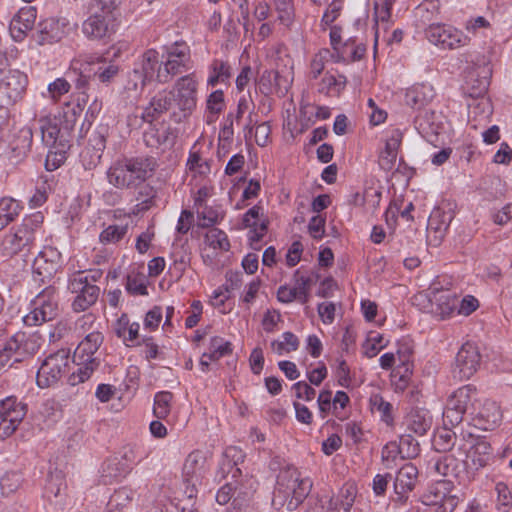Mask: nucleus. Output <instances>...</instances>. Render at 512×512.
<instances>
[{"label": "nucleus", "mask_w": 512, "mask_h": 512, "mask_svg": "<svg viewBox=\"0 0 512 512\" xmlns=\"http://www.w3.org/2000/svg\"><path fill=\"white\" fill-rule=\"evenodd\" d=\"M308 231L314 239H322L325 233V219L320 215L313 216L309 221Z\"/></svg>", "instance_id": "63"}, {"label": "nucleus", "mask_w": 512, "mask_h": 512, "mask_svg": "<svg viewBox=\"0 0 512 512\" xmlns=\"http://www.w3.org/2000/svg\"><path fill=\"white\" fill-rule=\"evenodd\" d=\"M412 374V367L410 366H397L391 374V382L395 387V391H404L410 380Z\"/></svg>", "instance_id": "50"}, {"label": "nucleus", "mask_w": 512, "mask_h": 512, "mask_svg": "<svg viewBox=\"0 0 512 512\" xmlns=\"http://www.w3.org/2000/svg\"><path fill=\"white\" fill-rule=\"evenodd\" d=\"M313 481L303 476L297 468L287 466L277 475L273 491L272 505L275 509L286 507L288 511L296 510L308 497Z\"/></svg>", "instance_id": "1"}, {"label": "nucleus", "mask_w": 512, "mask_h": 512, "mask_svg": "<svg viewBox=\"0 0 512 512\" xmlns=\"http://www.w3.org/2000/svg\"><path fill=\"white\" fill-rule=\"evenodd\" d=\"M476 388L472 385H465L457 389L448 399L447 403L451 407L463 410L464 413L469 410H475L474 401L476 397ZM474 411H472L473 413Z\"/></svg>", "instance_id": "29"}, {"label": "nucleus", "mask_w": 512, "mask_h": 512, "mask_svg": "<svg viewBox=\"0 0 512 512\" xmlns=\"http://www.w3.org/2000/svg\"><path fill=\"white\" fill-rule=\"evenodd\" d=\"M190 62L189 46L175 42L166 48V53L162 57L163 68L156 74V80L162 84L170 82L174 76L189 70Z\"/></svg>", "instance_id": "8"}, {"label": "nucleus", "mask_w": 512, "mask_h": 512, "mask_svg": "<svg viewBox=\"0 0 512 512\" xmlns=\"http://www.w3.org/2000/svg\"><path fill=\"white\" fill-rule=\"evenodd\" d=\"M369 403L372 412L379 413L381 420L387 425H393L394 417L392 414L393 406L391 403L384 400L380 394H373L369 399Z\"/></svg>", "instance_id": "40"}, {"label": "nucleus", "mask_w": 512, "mask_h": 512, "mask_svg": "<svg viewBox=\"0 0 512 512\" xmlns=\"http://www.w3.org/2000/svg\"><path fill=\"white\" fill-rule=\"evenodd\" d=\"M413 353V346L410 339H402L397 344V351L396 356L399 361V364L397 366H410L412 367L411 363V356Z\"/></svg>", "instance_id": "54"}, {"label": "nucleus", "mask_w": 512, "mask_h": 512, "mask_svg": "<svg viewBox=\"0 0 512 512\" xmlns=\"http://www.w3.org/2000/svg\"><path fill=\"white\" fill-rule=\"evenodd\" d=\"M443 298L447 300L443 313L450 314L457 310L458 314L468 316L478 307V300L470 295L464 297L461 301H458L455 295L447 293V295H442L439 298H436V300H441Z\"/></svg>", "instance_id": "28"}, {"label": "nucleus", "mask_w": 512, "mask_h": 512, "mask_svg": "<svg viewBox=\"0 0 512 512\" xmlns=\"http://www.w3.org/2000/svg\"><path fill=\"white\" fill-rule=\"evenodd\" d=\"M103 341L104 336L99 331H93L87 334L76 347L74 359L78 360L79 364H93L98 367L99 359L95 354L103 344Z\"/></svg>", "instance_id": "18"}, {"label": "nucleus", "mask_w": 512, "mask_h": 512, "mask_svg": "<svg viewBox=\"0 0 512 512\" xmlns=\"http://www.w3.org/2000/svg\"><path fill=\"white\" fill-rule=\"evenodd\" d=\"M58 260L59 254L55 250L48 249L41 251L34 260V272L39 276H42V281L45 279H51L59 268Z\"/></svg>", "instance_id": "24"}, {"label": "nucleus", "mask_w": 512, "mask_h": 512, "mask_svg": "<svg viewBox=\"0 0 512 512\" xmlns=\"http://www.w3.org/2000/svg\"><path fill=\"white\" fill-rule=\"evenodd\" d=\"M198 85L195 74L190 73L178 78L169 92L174 107L184 118L190 116L196 108Z\"/></svg>", "instance_id": "9"}, {"label": "nucleus", "mask_w": 512, "mask_h": 512, "mask_svg": "<svg viewBox=\"0 0 512 512\" xmlns=\"http://www.w3.org/2000/svg\"><path fill=\"white\" fill-rule=\"evenodd\" d=\"M391 446L397 448V453L401 459H414L420 453L418 441L410 434L402 435L399 439V444L393 443Z\"/></svg>", "instance_id": "39"}, {"label": "nucleus", "mask_w": 512, "mask_h": 512, "mask_svg": "<svg viewBox=\"0 0 512 512\" xmlns=\"http://www.w3.org/2000/svg\"><path fill=\"white\" fill-rule=\"evenodd\" d=\"M39 349L37 337L24 332L9 334L0 330V370L12 359L19 362L26 355H33Z\"/></svg>", "instance_id": "6"}, {"label": "nucleus", "mask_w": 512, "mask_h": 512, "mask_svg": "<svg viewBox=\"0 0 512 512\" xmlns=\"http://www.w3.org/2000/svg\"><path fill=\"white\" fill-rule=\"evenodd\" d=\"M418 480V469L412 463L404 464L397 472L394 480V491L397 501L405 503L408 494L415 488Z\"/></svg>", "instance_id": "19"}, {"label": "nucleus", "mask_w": 512, "mask_h": 512, "mask_svg": "<svg viewBox=\"0 0 512 512\" xmlns=\"http://www.w3.org/2000/svg\"><path fill=\"white\" fill-rule=\"evenodd\" d=\"M232 352L231 343L221 337H213L210 341L209 360H218Z\"/></svg>", "instance_id": "51"}, {"label": "nucleus", "mask_w": 512, "mask_h": 512, "mask_svg": "<svg viewBox=\"0 0 512 512\" xmlns=\"http://www.w3.org/2000/svg\"><path fill=\"white\" fill-rule=\"evenodd\" d=\"M69 363L70 352L66 349H60L46 357L37 371L38 387L44 389L57 384L68 371Z\"/></svg>", "instance_id": "10"}, {"label": "nucleus", "mask_w": 512, "mask_h": 512, "mask_svg": "<svg viewBox=\"0 0 512 512\" xmlns=\"http://www.w3.org/2000/svg\"><path fill=\"white\" fill-rule=\"evenodd\" d=\"M37 123L42 142L47 148L60 146V144H68L65 135L61 133L59 119L55 117H42Z\"/></svg>", "instance_id": "22"}, {"label": "nucleus", "mask_w": 512, "mask_h": 512, "mask_svg": "<svg viewBox=\"0 0 512 512\" xmlns=\"http://www.w3.org/2000/svg\"><path fill=\"white\" fill-rule=\"evenodd\" d=\"M204 242L214 250L228 251L230 249V242L227 234L223 230L215 227L206 232Z\"/></svg>", "instance_id": "41"}, {"label": "nucleus", "mask_w": 512, "mask_h": 512, "mask_svg": "<svg viewBox=\"0 0 512 512\" xmlns=\"http://www.w3.org/2000/svg\"><path fill=\"white\" fill-rule=\"evenodd\" d=\"M209 470L207 458L200 450H194L186 457L182 468V486L184 498L179 504H195L198 488L202 486Z\"/></svg>", "instance_id": "5"}, {"label": "nucleus", "mask_w": 512, "mask_h": 512, "mask_svg": "<svg viewBox=\"0 0 512 512\" xmlns=\"http://www.w3.org/2000/svg\"><path fill=\"white\" fill-rule=\"evenodd\" d=\"M66 24L55 18L45 19L38 24L35 41L39 45L59 42L65 36Z\"/></svg>", "instance_id": "21"}, {"label": "nucleus", "mask_w": 512, "mask_h": 512, "mask_svg": "<svg viewBox=\"0 0 512 512\" xmlns=\"http://www.w3.org/2000/svg\"><path fill=\"white\" fill-rule=\"evenodd\" d=\"M275 10L278 14V21L289 27L294 21L293 0H274Z\"/></svg>", "instance_id": "49"}, {"label": "nucleus", "mask_w": 512, "mask_h": 512, "mask_svg": "<svg viewBox=\"0 0 512 512\" xmlns=\"http://www.w3.org/2000/svg\"><path fill=\"white\" fill-rule=\"evenodd\" d=\"M79 367L76 371H74L69 377H68V383L71 386L78 385L80 383L85 382L90 378L93 371L96 369L97 366H94L93 364H79Z\"/></svg>", "instance_id": "55"}, {"label": "nucleus", "mask_w": 512, "mask_h": 512, "mask_svg": "<svg viewBox=\"0 0 512 512\" xmlns=\"http://www.w3.org/2000/svg\"><path fill=\"white\" fill-rule=\"evenodd\" d=\"M292 389L295 392V396L299 399L311 401L314 399L316 391L309 384L304 381H299L293 384Z\"/></svg>", "instance_id": "64"}, {"label": "nucleus", "mask_w": 512, "mask_h": 512, "mask_svg": "<svg viewBox=\"0 0 512 512\" xmlns=\"http://www.w3.org/2000/svg\"><path fill=\"white\" fill-rule=\"evenodd\" d=\"M491 455L492 450L490 444L485 440H477L470 448L467 457L471 460L473 467L478 470L488 464Z\"/></svg>", "instance_id": "35"}, {"label": "nucleus", "mask_w": 512, "mask_h": 512, "mask_svg": "<svg viewBox=\"0 0 512 512\" xmlns=\"http://www.w3.org/2000/svg\"><path fill=\"white\" fill-rule=\"evenodd\" d=\"M232 76L231 66L227 61L214 59L209 65L207 85L215 87L218 84H226Z\"/></svg>", "instance_id": "34"}, {"label": "nucleus", "mask_w": 512, "mask_h": 512, "mask_svg": "<svg viewBox=\"0 0 512 512\" xmlns=\"http://www.w3.org/2000/svg\"><path fill=\"white\" fill-rule=\"evenodd\" d=\"M156 168L152 157H136L114 162L107 170V180L118 189L135 187L151 177Z\"/></svg>", "instance_id": "2"}, {"label": "nucleus", "mask_w": 512, "mask_h": 512, "mask_svg": "<svg viewBox=\"0 0 512 512\" xmlns=\"http://www.w3.org/2000/svg\"><path fill=\"white\" fill-rule=\"evenodd\" d=\"M346 84L347 79L344 75L328 71L319 84V92L326 95H339Z\"/></svg>", "instance_id": "36"}, {"label": "nucleus", "mask_w": 512, "mask_h": 512, "mask_svg": "<svg viewBox=\"0 0 512 512\" xmlns=\"http://www.w3.org/2000/svg\"><path fill=\"white\" fill-rule=\"evenodd\" d=\"M396 0H376L374 3V17L378 24H388L391 19V10Z\"/></svg>", "instance_id": "52"}, {"label": "nucleus", "mask_w": 512, "mask_h": 512, "mask_svg": "<svg viewBox=\"0 0 512 512\" xmlns=\"http://www.w3.org/2000/svg\"><path fill=\"white\" fill-rule=\"evenodd\" d=\"M27 413V406L14 396L0 401V438L11 436Z\"/></svg>", "instance_id": "11"}, {"label": "nucleus", "mask_w": 512, "mask_h": 512, "mask_svg": "<svg viewBox=\"0 0 512 512\" xmlns=\"http://www.w3.org/2000/svg\"><path fill=\"white\" fill-rule=\"evenodd\" d=\"M457 459L452 455L437 456L429 460L428 470L438 476H456Z\"/></svg>", "instance_id": "33"}, {"label": "nucleus", "mask_w": 512, "mask_h": 512, "mask_svg": "<svg viewBox=\"0 0 512 512\" xmlns=\"http://www.w3.org/2000/svg\"><path fill=\"white\" fill-rule=\"evenodd\" d=\"M453 484L449 480H440L429 486L427 491L422 494L421 502L426 506L439 505L445 499L447 493H451Z\"/></svg>", "instance_id": "31"}, {"label": "nucleus", "mask_w": 512, "mask_h": 512, "mask_svg": "<svg viewBox=\"0 0 512 512\" xmlns=\"http://www.w3.org/2000/svg\"><path fill=\"white\" fill-rule=\"evenodd\" d=\"M433 445L438 451H447L454 445V434L450 430L439 432L433 441Z\"/></svg>", "instance_id": "61"}, {"label": "nucleus", "mask_w": 512, "mask_h": 512, "mask_svg": "<svg viewBox=\"0 0 512 512\" xmlns=\"http://www.w3.org/2000/svg\"><path fill=\"white\" fill-rule=\"evenodd\" d=\"M268 223L260 205H254L243 215L239 229L249 228L248 239L253 249H260L259 243L267 232Z\"/></svg>", "instance_id": "15"}, {"label": "nucleus", "mask_w": 512, "mask_h": 512, "mask_svg": "<svg viewBox=\"0 0 512 512\" xmlns=\"http://www.w3.org/2000/svg\"><path fill=\"white\" fill-rule=\"evenodd\" d=\"M186 165L190 171H195L201 175L210 171L208 162L198 152H190Z\"/></svg>", "instance_id": "57"}, {"label": "nucleus", "mask_w": 512, "mask_h": 512, "mask_svg": "<svg viewBox=\"0 0 512 512\" xmlns=\"http://www.w3.org/2000/svg\"><path fill=\"white\" fill-rule=\"evenodd\" d=\"M37 17L36 8L27 6L21 8L10 22V32L15 41H22L34 27Z\"/></svg>", "instance_id": "20"}, {"label": "nucleus", "mask_w": 512, "mask_h": 512, "mask_svg": "<svg viewBox=\"0 0 512 512\" xmlns=\"http://www.w3.org/2000/svg\"><path fill=\"white\" fill-rule=\"evenodd\" d=\"M126 290L132 295H147V286L144 277L140 275H128Z\"/></svg>", "instance_id": "56"}, {"label": "nucleus", "mask_w": 512, "mask_h": 512, "mask_svg": "<svg viewBox=\"0 0 512 512\" xmlns=\"http://www.w3.org/2000/svg\"><path fill=\"white\" fill-rule=\"evenodd\" d=\"M480 360V352L474 343L463 344L456 355L453 369L454 378L466 380L472 377L480 365Z\"/></svg>", "instance_id": "14"}, {"label": "nucleus", "mask_w": 512, "mask_h": 512, "mask_svg": "<svg viewBox=\"0 0 512 512\" xmlns=\"http://www.w3.org/2000/svg\"><path fill=\"white\" fill-rule=\"evenodd\" d=\"M135 66L152 81L156 79V74L163 68L162 60H160L159 52L155 49L146 50Z\"/></svg>", "instance_id": "30"}, {"label": "nucleus", "mask_w": 512, "mask_h": 512, "mask_svg": "<svg viewBox=\"0 0 512 512\" xmlns=\"http://www.w3.org/2000/svg\"><path fill=\"white\" fill-rule=\"evenodd\" d=\"M202 202L200 197L195 200V205L198 207V225L203 228L213 226L222 217L217 209L208 206L202 207Z\"/></svg>", "instance_id": "44"}, {"label": "nucleus", "mask_w": 512, "mask_h": 512, "mask_svg": "<svg viewBox=\"0 0 512 512\" xmlns=\"http://www.w3.org/2000/svg\"><path fill=\"white\" fill-rule=\"evenodd\" d=\"M478 414L491 425H496L501 420L500 410L494 402H486Z\"/></svg>", "instance_id": "59"}, {"label": "nucleus", "mask_w": 512, "mask_h": 512, "mask_svg": "<svg viewBox=\"0 0 512 512\" xmlns=\"http://www.w3.org/2000/svg\"><path fill=\"white\" fill-rule=\"evenodd\" d=\"M414 125L423 137L438 135L442 129L441 116L432 110H422L415 117Z\"/></svg>", "instance_id": "25"}, {"label": "nucleus", "mask_w": 512, "mask_h": 512, "mask_svg": "<svg viewBox=\"0 0 512 512\" xmlns=\"http://www.w3.org/2000/svg\"><path fill=\"white\" fill-rule=\"evenodd\" d=\"M299 339L297 336L290 332L282 334V340H274L271 342L272 351L278 355L296 351L299 348Z\"/></svg>", "instance_id": "42"}, {"label": "nucleus", "mask_w": 512, "mask_h": 512, "mask_svg": "<svg viewBox=\"0 0 512 512\" xmlns=\"http://www.w3.org/2000/svg\"><path fill=\"white\" fill-rule=\"evenodd\" d=\"M176 136L173 129L164 123L150 124L143 133V141L147 147L165 151L175 143Z\"/></svg>", "instance_id": "17"}, {"label": "nucleus", "mask_w": 512, "mask_h": 512, "mask_svg": "<svg viewBox=\"0 0 512 512\" xmlns=\"http://www.w3.org/2000/svg\"><path fill=\"white\" fill-rule=\"evenodd\" d=\"M22 207L20 203L10 197H4L0 200V230L12 222L20 213Z\"/></svg>", "instance_id": "38"}, {"label": "nucleus", "mask_w": 512, "mask_h": 512, "mask_svg": "<svg viewBox=\"0 0 512 512\" xmlns=\"http://www.w3.org/2000/svg\"><path fill=\"white\" fill-rule=\"evenodd\" d=\"M2 76L0 93L3 95L5 105H12L22 99L28 84L27 76L19 70H8Z\"/></svg>", "instance_id": "16"}, {"label": "nucleus", "mask_w": 512, "mask_h": 512, "mask_svg": "<svg viewBox=\"0 0 512 512\" xmlns=\"http://www.w3.org/2000/svg\"><path fill=\"white\" fill-rule=\"evenodd\" d=\"M356 488L354 485H345L337 496H330L336 512H349L355 501Z\"/></svg>", "instance_id": "37"}, {"label": "nucleus", "mask_w": 512, "mask_h": 512, "mask_svg": "<svg viewBox=\"0 0 512 512\" xmlns=\"http://www.w3.org/2000/svg\"><path fill=\"white\" fill-rule=\"evenodd\" d=\"M71 293L76 294L72 302L75 312H83L93 306L99 297L100 288L97 285L87 284V280L81 275H71L67 285Z\"/></svg>", "instance_id": "13"}, {"label": "nucleus", "mask_w": 512, "mask_h": 512, "mask_svg": "<svg viewBox=\"0 0 512 512\" xmlns=\"http://www.w3.org/2000/svg\"><path fill=\"white\" fill-rule=\"evenodd\" d=\"M70 83L65 78H57L48 85V93L50 97L57 101L60 97L69 92Z\"/></svg>", "instance_id": "58"}, {"label": "nucleus", "mask_w": 512, "mask_h": 512, "mask_svg": "<svg viewBox=\"0 0 512 512\" xmlns=\"http://www.w3.org/2000/svg\"><path fill=\"white\" fill-rule=\"evenodd\" d=\"M432 426V416L427 410H412L407 416V429L417 435H424Z\"/></svg>", "instance_id": "32"}, {"label": "nucleus", "mask_w": 512, "mask_h": 512, "mask_svg": "<svg viewBox=\"0 0 512 512\" xmlns=\"http://www.w3.org/2000/svg\"><path fill=\"white\" fill-rule=\"evenodd\" d=\"M435 96L434 88L427 83L415 84L405 93V103L415 110H425Z\"/></svg>", "instance_id": "23"}, {"label": "nucleus", "mask_w": 512, "mask_h": 512, "mask_svg": "<svg viewBox=\"0 0 512 512\" xmlns=\"http://www.w3.org/2000/svg\"><path fill=\"white\" fill-rule=\"evenodd\" d=\"M44 215L35 212L26 216L21 224L7 233L1 242L3 257L11 258L20 252L30 251L36 238L42 233Z\"/></svg>", "instance_id": "3"}, {"label": "nucleus", "mask_w": 512, "mask_h": 512, "mask_svg": "<svg viewBox=\"0 0 512 512\" xmlns=\"http://www.w3.org/2000/svg\"><path fill=\"white\" fill-rule=\"evenodd\" d=\"M426 38L443 49H457L469 44L470 38L462 31L446 24H431L425 30Z\"/></svg>", "instance_id": "12"}, {"label": "nucleus", "mask_w": 512, "mask_h": 512, "mask_svg": "<svg viewBox=\"0 0 512 512\" xmlns=\"http://www.w3.org/2000/svg\"><path fill=\"white\" fill-rule=\"evenodd\" d=\"M69 149V144H60L53 148H48L46 155L45 167L48 171L58 169L66 160V153Z\"/></svg>", "instance_id": "47"}, {"label": "nucleus", "mask_w": 512, "mask_h": 512, "mask_svg": "<svg viewBox=\"0 0 512 512\" xmlns=\"http://www.w3.org/2000/svg\"><path fill=\"white\" fill-rule=\"evenodd\" d=\"M294 290L297 293L298 301L305 304L309 301V292L313 284L311 277L301 273L300 269L296 270L293 275Z\"/></svg>", "instance_id": "43"}, {"label": "nucleus", "mask_w": 512, "mask_h": 512, "mask_svg": "<svg viewBox=\"0 0 512 512\" xmlns=\"http://www.w3.org/2000/svg\"><path fill=\"white\" fill-rule=\"evenodd\" d=\"M117 5L93 0L88 6V17L82 23V33L89 40H108L115 33Z\"/></svg>", "instance_id": "4"}, {"label": "nucleus", "mask_w": 512, "mask_h": 512, "mask_svg": "<svg viewBox=\"0 0 512 512\" xmlns=\"http://www.w3.org/2000/svg\"><path fill=\"white\" fill-rule=\"evenodd\" d=\"M328 494L312 495L305 506L304 512H336Z\"/></svg>", "instance_id": "46"}, {"label": "nucleus", "mask_w": 512, "mask_h": 512, "mask_svg": "<svg viewBox=\"0 0 512 512\" xmlns=\"http://www.w3.org/2000/svg\"><path fill=\"white\" fill-rule=\"evenodd\" d=\"M22 478L17 472H8L0 478L2 494L9 495L15 492L21 485Z\"/></svg>", "instance_id": "53"}, {"label": "nucleus", "mask_w": 512, "mask_h": 512, "mask_svg": "<svg viewBox=\"0 0 512 512\" xmlns=\"http://www.w3.org/2000/svg\"><path fill=\"white\" fill-rule=\"evenodd\" d=\"M173 394L169 391H161L155 394L153 414L157 419H165L171 411Z\"/></svg>", "instance_id": "45"}, {"label": "nucleus", "mask_w": 512, "mask_h": 512, "mask_svg": "<svg viewBox=\"0 0 512 512\" xmlns=\"http://www.w3.org/2000/svg\"><path fill=\"white\" fill-rule=\"evenodd\" d=\"M402 133L399 130L393 131L387 139L385 148L379 155V166L384 171H391L396 163L398 149L401 145Z\"/></svg>", "instance_id": "26"}, {"label": "nucleus", "mask_w": 512, "mask_h": 512, "mask_svg": "<svg viewBox=\"0 0 512 512\" xmlns=\"http://www.w3.org/2000/svg\"><path fill=\"white\" fill-rule=\"evenodd\" d=\"M453 220V213L451 211H444L441 208L434 209L428 219V232L434 233L437 241H441L445 236L451 222Z\"/></svg>", "instance_id": "27"}, {"label": "nucleus", "mask_w": 512, "mask_h": 512, "mask_svg": "<svg viewBox=\"0 0 512 512\" xmlns=\"http://www.w3.org/2000/svg\"><path fill=\"white\" fill-rule=\"evenodd\" d=\"M128 232V224H113L105 228L100 234V241L104 244H115L122 240Z\"/></svg>", "instance_id": "48"}, {"label": "nucleus", "mask_w": 512, "mask_h": 512, "mask_svg": "<svg viewBox=\"0 0 512 512\" xmlns=\"http://www.w3.org/2000/svg\"><path fill=\"white\" fill-rule=\"evenodd\" d=\"M206 108L212 114H219L224 109V93L222 90H215L207 97Z\"/></svg>", "instance_id": "60"}, {"label": "nucleus", "mask_w": 512, "mask_h": 512, "mask_svg": "<svg viewBox=\"0 0 512 512\" xmlns=\"http://www.w3.org/2000/svg\"><path fill=\"white\" fill-rule=\"evenodd\" d=\"M59 314V293L53 285L39 292L30 303V311L23 317L27 326H38L52 321Z\"/></svg>", "instance_id": "7"}, {"label": "nucleus", "mask_w": 512, "mask_h": 512, "mask_svg": "<svg viewBox=\"0 0 512 512\" xmlns=\"http://www.w3.org/2000/svg\"><path fill=\"white\" fill-rule=\"evenodd\" d=\"M343 8V1L342 0H333L329 6L327 7L321 22L324 25H331L340 15V12Z\"/></svg>", "instance_id": "62"}]
</instances>
